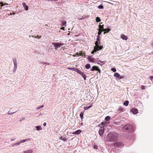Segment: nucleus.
Segmentation results:
<instances>
[{"label": "nucleus", "instance_id": "1", "mask_svg": "<svg viewBox=\"0 0 153 153\" xmlns=\"http://www.w3.org/2000/svg\"><path fill=\"white\" fill-rule=\"evenodd\" d=\"M117 136L116 133H109L107 135L106 140L108 141H114L116 140Z\"/></svg>", "mask_w": 153, "mask_h": 153}, {"label": "nucleus", "instance_id": "2", "mask_svg": "<svg viewBox=\"0 0 153 153\" xmlns=\"http://www.w3.org/2000/svg\"><path fill=\"white\" fill-rule=\"evenodd\" d=\"M132 128L133 127L131 126H126L123 128V130L124 131L128 130L129 131H131Z\"/></svg>", "mask_w": 153, "mask_h": 153}, {"label": "nucleus", "instance_id": "3", "mask_svg": "<svg viewBox=\"0 0 153 153\" xmlns=\"http://www.w3.org/2000/svg\"><path fill=\"white\" fill-rule=\"evenodd\" d=\"M55 47V48L56 49H57L60 46H62L63 45L61 43H52Z\"/></svg>", "mask_w": 153, "mask_h": 153}, {"label": "nucleus", "instance_id": "4", "mask_svg": "<svg viewBox=\"0 0 153 153\" xmlns=\"http://www.w3.org/2000/svg\"><path fill=\"white\" fill-rule=\"evenodd\" d=\"M107 124L106 122H102L101 123L99 124L98 126L101 128H104V127L107 125Z\"/></svg>", "mask_w": 153, "mask_h": 153}, {"label": "nucleus", "instance_id": "5", "mask_svg": "<svg viewBox=\"0 0 153 153\" xmlns=\"http://www.w3.org/2000/svg\"><path fill=\"white\" fill-rule=\"evenodd\" d=\"M114 146L117 147H120L123 146V144L121 143L116 142L114 143Z\"/></svg>", "mask_w": 153, "mask_h": 153}, {"label": "nucleus", "instance_id": "6", "mask_svg": "<svg viewBox=\"0 0 153 153\" xmlns=\"http://www.w3.org/2000/svg\"><path fill=\"white\" fill-rule=\"evenodd\" d=\"M117 111L119 113H122L125 111L124 109L122 107H119L117 109Z\"/></svg>", "mask_w": 153, "mask_h": 153}, {"label": "nucleus", "instance_id": "7", "mask_svg": "<svg viewBox=\"0 0 153 153\" xmlns=\"http://www.w3.org/2000/svg\"><path fill=\"white\" fill-rule=\"evenodd\" d=\"M104 128H101L99 129V135L101 136H102L104 132Z\"/></svg>", "mask_w": 153, "mask_h": 153}, {"label": "nucleus", "instance_id": "8", "mask_svg": "<svg viewBox=\"0 0 153 153\" xmlns=\"http://www.w3.org/2000/svg\"><path fill=\"white\" fill-rule=\"evenodd\" d=\"M131 111L132 112L133 114H136L137 113L138 111L136 108H134L131 110Z\"/></svg>", "mask_w": 153, "mask_h": 153}, {"label": "nucleus", "instance_id": "9", "mask_svg": "<svg viewBox=\"0 0 153 153\" xmlns=\"http://www.w3.org/2000/svg\"><path fill=\"white\" fill-rule=\"evenodd\" d=\"M106 62L105 61H102L100 60H99L97 61V63L98 64H99L100 65H104L105 63Z\"/></svg>", "mask_w": 153, "mask_h": 153}, {"label": "nucleus", "instance_id": "10", "mask_svg": "<svg viewBox=\"0 0 153 153\" xmlns=\"http://www.w3.org/2000/svg\"><path fill=\"white\" fill-rule=\"evenodd\" d=\"M99 68L97 66H93L90 69V70L91 71H97Z\"/></svg>", "mask_w": 153, "mask_h": 153}, {"label": "nucleus", "instance_id": "11", "mask_svg": "<svg viewBox=\"0 0 153 153\" xmlns=\"http://www.w3.org/2000/svg\"><path fill=\"white\" fill-rule=\"evenodd\" d=\"M121 37L123 39L127 40L128 39V37L123 34L121 35Z\"/></svg>", "mask_w": 153, "mask_h": 153}, {"label": "nucleus", "instance_id": "12", "mask_svg": "<svg viewBox=\"0 0 153 153\" xmlns=\"http://www.w3.org/2000/svg\"><path fill=\"white\" fill-rule=\"evenodd\" d=\"M81 132V130H78L74 132H73L72 134H80Z\"/></svg>", "mask_w": 153, "mask_h": 153}, {"label": "nucleus", "instance_id": "13", "mask_svg": "<svg viewBox=\"0 0 153 153\" xmlns=\"http://www.w3.org/2000/svg\"><path fill=\"white\" fill-rule=\"evenodd\" d=\"M22 5L23 7H24L25 9V10H28V6L26 5V3L25 2H23L22 3Z\"/></svg>", "mask_w": 153, "mask_h": 153}, {"label": "nucleus", "instance_id": "14", "mask_svg": "<svg viewBox=\"0 0 153 153\" xmlns=\"http://www.w3.org/2000/svg\"><path fill=\"white\" fill-rule=\"evenodd\" d=\"M103 31H105L104 34H105V33H108L111 30V29L109 28L103 29L102 30Z\"/></svg>", "mask_w": 153, "mask_h": 153}, {"label": "nucleus", "instance_id": "15", "mask_svg": "<svg viewBox=\"0 0 153 153\" xmlns=\"http://www.w3.org/2000/svg\"><path fill=\"white\" fill-rule=\"evenodd\" d=\"M30 140V138H28L27 139H25L24 140H21L20 141V143H24L26 141H28Z\"/></svg>", "mask_w": 153, "mask_h": 153}, {"label": "nucleus", "instance_id": "16", "mask_svg": "<svg viewBox=\"0 0 153 153\" xmlns=\"http://www.w3.org/2000/svg\"><path fill=\"white\" fill-rule=\"evenodd\" d=\"M84 114V111H82L81 112L80 114V117L81 118V119L82 120L83 118V115Z\"/></svg>", "mask_w": 153, "mask_h": 153}, {"label": "nucleus", "instance_id": "17", "mask_svg": "<svg viewBox=\"0 0 153 153\" xmlns=\"http://www.w3.org/2000/svg\"><path fill=\"white\" fill-rule=\"evenodd\" d=\"M75 71H76V72H77L80 75H81V74H82V72L80 71L79 70L76 69Z\"/></svg>", "mask_w": 153, "mask_h": 153}, {"label": "nucleus", "instance_id": "18", "mask_svg": "<svg viewBox=\"0 0 153 153\" xmlns=\"http://www.w3.org/2000/svg\"><path fill=\"white\" fill-rule=\"evenodd\" d=\"M129 104V102L128 100H126L123 103V104L124 105L126 106H127Z\"/></svg>", "mask_w": 153, "mask_h": 153}, {"label": "nucleus", "instance_id": "19", "mask_svg": "<svg viewBox=\"0 0 153 153\" xmlns=\"http://www.w3.org/2000/svg\"><path fill=\"white\" fill-rule=\"evenodd\" d=\"M33 151L32 150H28L27 151H25L23 153H32Z\"/></svg>", "mask_w": 153, "mask_h": 153}, {"label": "nucleus", "instance_id": "20", "mask_svg": "<svg viewBox=\"0 0 153 153\" xmlns=\"http://www.w3.org/2000/svg\"><path fill=\"white\" fill-rule=\"evenodd\" d=\"M114 76L117 77H119L120 76V74L118 73H116L114 74Z\"/></svg>", "mask_w": 153, "mask_h": 153}, {"label": "nucleus", "instance_id": "21", "mask_svg": "<svg viewBox=\"0 0 153 153\" xmlns=\"http://www.w3.org/2000/svg\"><path fill=\"white\" fill-rule=\"evenodd\" d=\"M85 67L87 69H88L91 68L90 65L89 64H87L85 65Z\"/></svg>", "mask_w": 153, "mask_h": 153}, {"label": "nucleus", "instance_id": "22", "mask_svg": "<svg viewBox=\"0 0 153 153\" xmlns=\"http://www.w3.org/2000/svg\"><path fill=\"white\" fill-rule=\"evenodd\" d=\"M99 50L98 48L96 47H94V50H93V52H96L97 51H98Z\"/></svg>", "mask_w": 153, "mask_h": 153}, {"label": "nucleus", "instance_id": "23", "mask_svg": "<svg viewBox=\"0 0 153 153\" xmlns=\"http://www.w3.org/2000/svg\"><path fill=\"white\" fill-rule=\"evenodd\" d=\"M82 74H81V75L84 78V80H85L86 79V75L84 74L83 72L82 73Z\"/></svg>", "mask_w": 153, "mask_h": 153}, {"label": "nucleus", "instance_id": "24", "mask_svg": "<svg viewBox=\"0 0 153 153\" xmlns=\"http://www.w3.org/2000/svg\"><path fill=\"white\" fill-rule=\"evenodd\" d=\"M100 44V43H99V41H97L95 42V47H97Z\"/></svg>", "mask_w": 153, "mask_h": 153}, {"label": "nucleus", "instance_id": "25", "mask_svg": "<svg viewBox=\"0 0 153 153\" xmlns=\"http://www.w3.org/2000/svg\"><path fill=\"white\" fill-rule=\"evenodd\" d=\"M110 118H111V117L109 116H106L105 118V119L106 121H107L109 120L110 119Z\"/></svg>", "mask_w": 153, "mask_h": 153}, {"label": "nucleus", "instance_id": "26", "mask_svg": "<svg viewBox=\"0 0 153 153\" xmlns=\"http://www.w3.org/2000/svg\"><path fill=\"white\" fill-rule=\"evenodd\" d=\"M92 106V105H91L89 106L85 107L84 108V109L85 110H87L90 108H91Z\"/></svg>", "mask_w": 153, "mask_h": 153}, {"label": "nucleus", "instance_id": "27", "mask_svg": "<svg viewBox=\"0 0 153 153\" xmlns=\"http://www.w3.org/2000/svg\"><path fill=\"white\" fill-rule=\"evenodd\" d=\"M79 55H80V56H85V53L84 52H82V51H81L80 53H79Z\"/></svg>", "mask_w": 153, "mask_h": 153}, {"label": "nucleus", "instance_id": "28", "mask_svg": "<svg viewBox=\"0 0 153 153\" xmlns=\"http://www.w3.org/2000/svg\"><path fill=\"white\" fill-rule=\"evenodd\" d=\"M103 25H99V30H103L104 29L103 28Z\"/></svg>", "mask_w": 153, "mask_h": 153}, {"label": "nucleus", "instance_id": "29", "mask_svg": "<svg viewBox=\"0 0 153 153\" xmlns=\"http://www.w3.org/2000/svg\"><path fill=\"white\" fill-rule=\"evenodd\" d=\"M101 20L100 18L98 17H97L96 18V21L97 22H100L101 21Z\"/></svg>", "mask_w": 153, "mask_h": 153}, {"label": "nucleus", "instance_id": "30", "mask_svg": "<svg viewBox=\"0 0 153 153\" xmlns=\"http://www.w3.org/2000/svg\"><path fill=\"white\" fill-rule=\"evenodd\" d=\"M62 25L66 26V21H63L62 22Z\"/></svg>", "mask_w": 153, "mask_h": 153}, {"label": "nucleus", "instance_id": "31", "mask_svg": "<svg viewBox=\"0 0 153 153\" xmlns=\"http://www.w3.org/2000/svg\"><path fill=\"white\" fill-rule=\"evenodd\" d=\"M99 31L98 33V35L100 36V34H101L102 32L103 31L102 30H99Z\"/></svg>", "mask_w": 153, "mask_h": 153}, {"label": "nucleus", "instance_id": "32", "mask_svg": "<svg viewBox=\"0 0 153 153\" xmlns=\"http://www.w3.org/2000/svg\"><path fill=\"white\" fill-rule=\"evenodd\" d=\"M13 63H14L15 67H16L17 65L16 61V60H13Z\"/></svg>", "mask_w": 153, "mask_h": 153}, {"label": "nucleus", "instance_id": "33", "mask_svg": "<svg viewBox=\"0 0 153 153\" xmlns=\"http://www.w3.org/2000/svg\"><path fill=\"white\" fill-rule=\"evenodd\" d=\"M68 69L74 71H75L76 68H68Z\"/></svg>", "mask_w": 153, "mask_h": 153}, {"label": "nucleus", "instance_id": "34", "mask_svg": "<svg viewBox=\"0 0 153 153\" xmlns=\"http://www.w3.org/2000/svg\"><path fill=\"white\" fill-rule=\"evenodd\" d=\"M36 128V129L37 130H40L42 129V128H41V127L39 126H37Z\"/></svg>", "mask_w": 153, "mask_h": 153}, {"label": "nucleus", "instance_id": "35", "mask_svg": "<svg viewBox=\"0 0 153 153\" xmlns=\"http://www.w3.org/2000/svg\"><path fill=\"white\" fill-rule=\"evenodd\" d=\"M100 36L97 35V41H99V43H100Z\"/></svg>", "mask_w": 153, "mask_h": 153}, {"label": "nucleus", "instance_id": "36", "mask_svg": "<svg viewBox=\"0 0 153 153\" xmlns=\"http://www.w3.org/2000/svg\"><path fill=\"white\" fill-rule=\"evenodd\" d=\"M98 8L99 9H103V7L102 5H100L98 6Z\"/></svg>", "mask_w": 153, "mask_h": 153}, {"label": "nucleus", "instance_id": "37", "mask_svg": "<svg viewBox=\"0 0 153 153\" xmlns=\"http://www.w3.org/2000/svg\"><path fill=\"white\" fill-rule=\"evenodd\" d=\"M97 47L98 48H99V50L101 49L103 47L102 46L100 45V46H99V45Z\"/></svg>", "mask_w": 153, "mask_h": 153}, {"label": "nucleus", "instance_id": "38", "mask_svg": "<svg viewBox=\"0 0 153 153\" xmlns=\"http://www.w3.org/2000/svg\"><path fill=\"white\" fill-rule=\"evenodd\" d=\"M111 70L113 72H115L116 71V70L115 68H112L111 69Z\"/></svg>", "mask_w": 153, "mask_h": 153}, {"label": "nucleus", "instance_id": "39", "mask_svg": "<svg viewBox=\"0 0 153 153\" xmlns=\"http://www.w3.org/2000/svg\"><path fill=\"white\" fill-rule=\"evenodd\" d=\"M93 148L95 149H98V146L97 145H94Z\"/></svg>", "mask_w": 153, "mask_h": 153}, {"label": "nucleus", "instance_id": "40", "mask_svg": "<svg viewBox=\"0 0 153 153\" xmlns=\"http://www.w3.org/2000/svg\"><path fill=\"white\" fill-rule=\"evenodd\" d=\"M0 4H1V7L4 6V3L3 2H0Z\"/></svg>", "mask_w": 153, "mask_h": 153}, {"label": "nucleus", "instance_id": "41", "mask_svg": "<svg viewBox=\"0 0 153 153\" xmlns=\"http://www.w3.org/2000/svg\"><path fill=\"white\" fill-rule=\"evenodd\" d=\"M68 140V138L66 137L63 138V139H62V140L65 141H67Z\"/></svg>", "mask_w": 153, "mask_h": 153}, {"label": "nucleus", "instance_id": "42", "mask_svg": "<svg viewBox=\"0 0 153 153\" xmlns=\"http://www.w3.org/2000/svg\"><path fill=\"white\" fill-rule=\"evenodd\" d=\"M141 88L142 89V90H144L145 89V86H144V85H142L141 86Z\"/></svg>", "mask_w": 153, "mask_h": 153}, {"label": "nucleus", "instance_id": "43", "mask_svg": "<svg viewBox=\"0 0 153 153\" xmlns=\"http://www.w3.org/2000/svg\"><path fill=\"white\" fill-rule=\"evenodd\" d=\"M15 113V112H13V113H11V112H10V111H8L7 114H13V113Z\"/></svg>", "mask_w": 153, "mask_h": 153}, {"label": "nucleus", "instance_id": "44", "mask_svg": "<svg viewBox=\"0 0 153 153\" xmlns=\"http://www.w3.org/2000/svg\"><path fill=\"white\" fill-rule=\"evenodd\" d=\"M97 71H98L99 74H100L101 73V71L99 68L98 69V70Z\"/></svg>", "mask_w": 153, "mask_h": 153}, {"label": "nucleus", "instance_id": "45", "mask_svg": "<svg viewBox=\"0 0 153 153\" xmlns=\"http://www.w3.org/2000/svg\"><path fill=\"white\" fill-rule=\"evenodd\" d=\"M90 61H91V62H94V61L93 60V59H92L91 58L90 59Z\"/></svg>", "mask_w": 153, "mask_h": 153}, {"label": "nucleus", "instance_id": "46", "mask_svg": "<svg viewBox=\"0 0 153 153\" xmlns=\"http://www.w3.org/2000/svg\"><path fill=\"white\" fill-rule=\"evenodd\" d=\"M46 123H43V126H46Z\"/></svg>", "mask_w": 153, "mask_h": 153}, {"label": "nucleus", "instance_id": "47", "mask_svg": "<svg viewBox=\"0 0 153 153\" xmlns=\"http://www.w3.org/2000/svg\"><path fill=\"white\" fill-rule=\"evenodd\" d=\"M22 119H20V121H21L22 120H23V119H25V118L23 117V118H22Z\"/></svg>", "mask_w": 153, "mask_h": 153}, {"label": "nucleus", "instance_id": "48", "mask_svg": "<svg viewBox=\"0 0 153 153\" xmlns=\"http://www.w3.org/2000/svg\"><path fill=\"white\" fill-rule=\"evenodd\" d=\"M150 78L151 79H153V76H150Z\"/></svg>", "mask_w": 153, "mask_h": 153}, {"label": "nucleus", "instance_id": "49", "mask_svg": "<svg viewBox=\"0 0 153 153\" xmlns=\"http://www.w3.org/2000/svg\"><path fill=\"white\" fill-rule=\"evenodd\" d=\"M64 28H65L64 27H61V29L62 30H65Z\"/></svg>", "mask_w": 153, "mask_h": 153}, {"label": "nucleus", "instance_id": "50", "mask_svg": "<svg viewBox=\"0 0 153 153\" xmlns=\"http://www.w3.org/2000/svg\"><path fill=\"white\" fill-rule=\"evenodd\" d=\"M79 53H76V55H77V56H79V55H79Z\"/></svg>", "mask_w": 153, "mask_h": 153}, {"label": "nucleus", "instance_id": "51", "mask_svg": "<svg viewBox=\"0 0 153 153\" xmlns=\"http://www.w3.org/2000/svg\"><path fill=\"white\" fill-rule=\"evenodd\" d=\"M63 138H62V137H61L59 138V139L62 140V139H63Z\"/></svg>", "mask_w": 153, "mask_h": 153}, {"label": "nucleus", "instance_id": "52", "mask_svg": "<svg viewBox=\"0 0 153 153\" xmlns=\"http://www.w3.org/2000/svg\"><path fill=\"white\" fill-rule=\"evenodd\" d=\"M94 53H95L94 52H93V51L91 52V53L92 54H93Z\"/></svg>", "mask_w": 153, "mask_h": 153}, {"label": "nucleus", "instance_id": "53", "mask_svg": "<svg viewBox=\"0 0 153 153\" xmlns=\"http://www.w3.org/2000/svg\"><path fill=\"white\" fill-rule=\"evenodd\" d=\"M4 4V5H8V4H7V3H5V4Z\"/></svg>", "mask_w": 153, "mask_h": 153}, {"label": "nucleus", "instance_id": "54", "mask_svg": "<svg viewBox=\"0 0 153 153\" xmlns=\"http://www.w3.org/2000/svg\"><path fill=\"white\" fill-rule=\"evenodd\" d=\"M43 106H44L43 105H42L41 106H40V108H42V107H43Z\"/></svg>", "mask_w": 153, "mask_h": 153}, {"label": "nucleus", "instance_id": "55", "mask_svg": "<svg viewBox=\"0 0 153 153\" xmlns=\"http://www.w3.org/2000/svg\"><path fill=\"white\" fill-rule=\"evenodd\" d=\"M39 108H40V107H37V109H39Z\"/></svg>", "mask_w": 153, "mask_h": 153}, {"label": "nucleus", "instance_id": "56", "mask_svg": "<svg viewBox=\"0 0 153 153\" xmlns=\"http://www.w3.org/2000/svg\"><path fill=\"white\" fill-rule=\"evenodd\" d=\"M109 4H112L111 2H108Z\"/></svg>", "mask_w": 153, "mask_h": 153}, {"label": "nucleus", "instance_id": "57", "mask_svg": "<svg viewBox=\"0 0 153 153\" xmlns=\"http://www.w3.org/2000/svg\"><path fill=\"white\" fill-rule=\"evenodd\" d=\"M45 25L46 26H48V25Z\"/></svg>", "mask_w": 153, "mask_h": 153}, {"label": "nucleus", "instance_id": "58", "mask_svg": "<svg viewBox=\"0 0 153 153\" xmlns=\"http://www.w3.org/2000/svg\"><path fill=\"white\" fill-rule=\"evenodd\" d=\"M20 143V142L19 143H17V144L19 145Z\"/></svg>", "mask_w": 153, "mask_h": 153}, {"label": "nucleus", "instance_id": "59", "mask_svg": "<svg viewBox=\"0 0 153 153\" xmlns=\"http://www.w3.org/2000/svg\"><path fill=\"white\" fill-rule=\"evenodd\" d=\"M13 140H14L13 139H13H11V141H13Z\"/></svg>", "mask_w": 153, "mask_h": 153}, {"label": "nucleus", "instance_id": "60", "mask_svg": "<svg viewBox=\"0 0 153 153\" xmlns=\"http://www.w3.org/2000/svg\"><path fill=\"white\" fill-rule=\"evenodd\" d=\"M13 14H14V13H13Z\"/></svg>", "mask_w": 153, "mask_h": 153}]
</instances>
